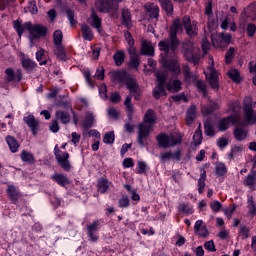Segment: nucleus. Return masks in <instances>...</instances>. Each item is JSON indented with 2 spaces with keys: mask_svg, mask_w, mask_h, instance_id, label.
I'll use <instances>...</instances> for the list:
<instances>
[{
  "mask_svg": "<svg viewBox=\"0 0 256 256\" xmlns=\"http://www.w3.org/2000/svg\"><path fill=\"white\" fill-rule=\"evenodd\" d=\"M183 27L186 31V35L190 39H195L197 35H199L198 29H197V21L191 22V17L189 15H185L181 19L176 18L169 29V34L167 39L161 40L158 43V47L160 51H163L165 55H169L170 51L171 53H175L177 49H179V38H177V34L183 33Z\"/></svg>",
  "mask_w": 256,
  "mask_h": 256,
  "instance_id": "nucleus-1",
  "label": "nucleus"
},
{
  "mask_svg": "<svg viewBox=\"0 0 256 256\" xmlns=\"http://www.w3.org/2000/svg\"><path fill=\"white\" fill-rule=\"evenodd\" d=\"M111 79L114 83H123L126 85V88L130 91V94L126 97L124 105L126 107L127 117L129 121H133V102L134 97L135 101H141V88L137 79L133 78L131 74L127 73L125 70L114 71L111 74Z\"/></svg>",
  "mask_w": 256,
  "mask_h": 256,
  "instance_id": "nucleus-2",
  "label": "nucleus"
},
{
  "mask_svg": "<svg viewBox=\"0 0 256 256\" xmlns=\"http://www.w3.org/2000/svg\"><path fill=\"white\" fill-rule=\"evenodd\" d=\"M13 28L15 29L18 37H23V33H25V31H29L30 41H34V39H41V37H47V27L43 25H33L31 22H25L23 24L22 20H14Z\"/></svg>",
  "mask_w": 256,
  "mask_h": 256,
  "instance_id": "nucleus-3",
  "label": "nucleus"
},
{
  "mask_svg": "<svg viewBox=\"0 0 256 256\" xmlns=\"http://www.w3.org/2000/svg\"><path fill=\"white\" fill-rule=\"evenodd\" d=\"M182 54L188 63L199 65V57L197 56V53H195V43H193V41L184 40L182 42Z\"/></svg>",
  "mask_w": 256,
  "mask_h": 256,
  "instance_id": "nucleus-4",
  "label": "nucleus"
},
{
  "mask_svg": "<svg viewBox=\"0 0 256 256\" xmlns=\"http://www.w3.org/2000/svg\"><path fill=\"white\" fill-rule=\"evenodd\" d=\"M54 155L56 161L64 171H71V162H69V152H62L59 146L56 145L54 148Z\"/></svg>",
  "mask_w": 256,
  "mask_h": 256,
  "instance_id": "nucleus-5",
  "label": "nucleus"
},
{
  "mask_svg": "<svg viewBox=\"0 0 256 256\" xmlns=\"http://www.w3.org/2000/svg\"><path fill=\"white\" fill-rule=\"evenodd\" d=\"M162 67L163 69L170 71L173 77H179V75H181V64H179V61L175 59L164 58L162 60Z\"/></svg>",
  "mask_w": 256,
  "mask_h": 256,
  "instance_id": "nucleus-6",
  "label": "nucleus"
},
{
  "mask_svg": "<svg viewBox=\"0 0 256 256\" xmlns=\"http://www.w3.org/2000/svg\"><path fill=\"white\" fill-rule=\"evenodd\" d=\"M95 5L100 13H110L119 9V4L113 3V0H96Z\"/></svg>",
  "mask_w": 256,
  "mask_h": 256,
  "instance_id": "nucleus-7",
  "label": "nucleus"
},
{
  "mask_svg": "<svg viewBox=\"0 0 256 256\" xmlns=\"http://www.w3.org/2000/svg\"><path fill=\"white\" fill-rule=\"evenodd\" d=\"M5 81L6 83H21L23 79V71L21 69L13 70V68H6L5 71Z\"/></svg>",
  "mask_w": 256,
  "mask_h": 256,
  "instance_id": "nucleus-8",
  "label": "nucleus"
},
{
  "mask_svg": "<svg viewBox=\"0 0 256 256\" xmlns=\"http://www.w3.org/2000/svg\"><path fill=\"white\" fill-rule=\"evenodd\" d=\"M100 225L101 222L99 220H94L92 224L87 225V236L91 243H97V241H99V235H97V232L99 231Z\"/></svg>",
  "mask_w": 256,
  "mask_h": 256,
  "instance_id": "nucleus-9",
  "label": "nucleus"
},
{
  "mask_svg": "<svg viewBox=\"0 0 256 256\" xmlns=\"http://www.w3.org/2000/svg\"><path fill=\"white\" fill-rule=\"evenodd\" d=\"M237 123H239V117L235 114H232L220 119L218 129L219 131H227L231 125H237Z\"/></svg>",
  "mask_w": 256,
  "mask_h": 256,
  "instance_id": "nucleus-10",
  "label": "nucleus"
},
{
  "mask_svg": "<svg viewBox=\"0 0 256 256\" xmlns=\"http://www.w3.org/2000/svg\"><path fill=\"white\" fill-rule=\"evenodd\" d=\"M6 195L9 199V201H11L12 205H17V203H19V199H21V197H23V194L20 193L17 186H15L13 184H9L7 186Z\"/></svg>",
  "mask_w": 256,
  "mask_h": 256,
  "instance_id": "nucleus-11",
  "label": "nucleus"
},
{
  "mask_svg": "<svg viewBox=\"0 0 256 256\" xmlns=\"http://www.w3.org/2000/svg\"><path fill=\"white\" fill-rule=\"evenodd\" d=\"M151 133V127L140 124L138 126V137H137V143L140 145V147H143L145 145V139L149 137Z\"/></svg>",
  "mask_w": 256,
  "mask_h": 256,
  "instance_id": "nucleus-12",
  "label": "nucleus"
},
{
  "mask_svg": "<svg viewBox=\"0 0 256 256\" xmlns=\"http://www.w3.org/2000/svg\"><path fill=\"white\" fill-rule=\"evenodd\" d=\"M24 123L31 129L32 135L37 137V133L39 131V120L35 119L33 114L25 116L23 118Z\"/></svg>",
  "mask_w": 256,
  "mask_h": 256,
  "instance_id": "nucleus-13",
  "label": "nucleus"
},
{
  "mask_svg": "<svg viewBox=\"0 0 256 256\" xmlns=\"http://www.w3.org/2000/svg\"><path fill=\"white\" fill-rule=\"evenodd\" d=\"M223 43H225V45H229V43H231V34L220 33L219 39H212V45L217 49H221L223 47Z\"/></svg>",
  "mask_w": 256,
  "mask_h": 256,
  "instance_id": "nucleus-14",
  "label": "nucleus"
},
{
  "mask_svg": "<svg viewBox=\"0 0 256 256\" xmlns=\"http://www.w3.org/2000/svg\"><path fill=\"white\" fill-rule=\"evenodd\" d=\"M196 119H197V106L191 105L186 110V118H185L186 125H188V127H191V125H193Z\"/></svg>",
  "mask_w": 256,
  "mask_h": 256,
  "instance_id": "nucleus-15",
  "label": "nucleus"
},
{
  "mask_svg": "<svg viewBox=\"0 0 256 256\" xmlns=\"http://www.w3.org/2000/svg\"><path fill=\"white\" fill-rule=\"evenodd\" d=\"M247 135H249V131L243 128V124L236 126L233 130L234 139L237 141H245V139H247Z\"/></svg>",
  "mask_w": 256,
  "mask_h": 256,
  "instance_id": "nucleus-16",
  "label": "nucleus"
},
{
  "mask_svg": "<svg viewBox=\"0 0 256 256\" xmlns=\"http://www.w3.org/2000/svg\"><path fill=\"white\" fill-rule=\"evenodd\" d=\"M208 83L213 91H219V75L216 70L210 72Z\"/></svg>",
  "mask_w": 256,
  "mask_h": 256,
  "instance_id": "nucleus-17",
  "label": "nucleus"
},
{
  "mask_svg": "<svg viewBox=\"0 0 256 256\" xmlns=\"http://www.w3.org/2000/svg\"><path fill=\"white\" fill-rule=\"evenodd\" d=\"M242 15H244L246 19H251V21H255L256 20V3L253 2L248 7H246L243 10Z\"/></svg>",
  "mask_w": 256,
  "mask_h": 256,
  "instance_id": "nucleus-18",
  "label": "nucleus"
},
{
  "mask_svg": "<svg viewBox=\"0 0 256 256\" xmlns=\"http://www.w3.org/2000/svg\"><path fill=\"white\" fill-rule=\"evenodd\" d=\"M156 141L158 146L162 147V149H169L170 147V136L166 133H160L156 136Z\"/></svg>",
  "mask_w": 256,
  "mask_h": 256,
  "instance_id": "nucleus-19",
  "label": "nucleus"
},
{
  "mask_svg": "<svg viewBox=\"0 0 256 256\" xmlns=\"http://www.w3.org/2000/svg\"><path fill=\"white\" fill-rule=\"evenodd\" d=\"M122 25H124L126 29H131V27H133V22L131 21V10L128 8L122 9Z\"/></svg>",
  "mask_w": 256,
  "mask_h": 256,
  "instance_id": "nucleus-20",
  "label": "nucleus"
},
{
  "mask_svg": "<svg viewBox=\"0 0 256 256\" xmlns=\"http://www.w3.org/2000/svg\"><path fill=\"white\" fill-rule=\"evenodd\" d=\"M90 19H91V23H90L91 27H93L94 29H97V31H101V27L103 23H102L101 17L97 15V12H95V10H92Z\"/></svg>",
  "mask_w": 256,
  "mask_h": 256,
  "instance_id": "nucleus-21",
  "label": "nucleus"
},
{
  "mask_svg": "<svg viewBox=\"0 0 256 256\" xmlns=\"http://www.w3.org/2000/svg\"><path fill=\"white\" fill-rule=\"evenodd\" d=\"M183 83L181 80H174L171 84V82L166 83V89L170 93H179L181 89H183Z\"/></svg>",
  "mask_w": 256,
  "mask_h": 256,
  "instance_id": "nucleus-22",
  "label": "nucleus"
},
{
  "mask_svg": "<svg viewBox=\"0 0 256 256\" xmlns=\"http://www.w3.org/2000/svg\"><path fill=\"white\" fill-rule=\"evenodd\" d=\"M52 179L57 185H60V187H67V185L71 183L69 178L64 174H55L52 176Z\"/></svg>",
  "mask_w": 256,
  "mask_h": 256,
  "instance_id": "nucleus-23",
  "label": "nucleus"
},
{
  "mask_svg": "<svg viewBox=\"0 0 256 256\" xmlns=\"http://www.w3.org/2000/svg\"><path fill=\"white\" fill-rule=\"evenodd\" d=\"M215 111H219V103L212 100H210V104L208 106H204L202 108L203 115H213Z\"/></svg>",
  "mask_w": 256,
  "mask_h": 256,
  "instance_id": "nucleus-24",
  "label": "nucleus"
},
{
  "mask_svg": "<svg viewBox=\"0 0 256 256\" xmlns=\"http://www.w3.org/2000/svg\"><path fill=\"white\" fill-rule=\"evenodd\" d=\"M95 123V116L93 113L86 114L84 120L82 121V127L84 131H89L91 127H93V124Z\"/></svg>",
  "mask_w": 256,
  "mask_h": 256,
  "instance_id": "nucleus-25",
  "label": "nucleus"
},
{
  "mask_svg": "<svg viewBox=\"0 0 256 256\" xmlns=\"http://www.w3.org/2000/svg\"><path fill=\"white\" fill-rule=\"evenodd\" d=\"M5 141L11 151V153H17L19 151V142L13 136H6Z\"/></svg>",
  "mask_w": 256,
  "mask_h": 256,
  "instance_id": "nucleus-26",
  "label": "nucleus"
},
{
  "mask_svg": "<svg viewBox=\"0 0 256 256\" xmlns=\"http://www.w3.org/2000/svg\"><path fill=\"white\" fill-rule=\"evenodd\" d=\"M55 117H56V119H59V121H60L63 125H67V124H69L70 121H71V115H69V112L57 110V111L55 112Z\"/></svg>",
  "mask_w": 256,
  "mask_h": 256,
  "instance_id": "nucleus-27",
  "label": "nucleus"
},
{
  "mask_svg": "<svg viewBox=\"0 0 256 256\" xmlns=\"http://www.w3.org/2000/svg\"><path fill=\"white\" fill-rule=\"evenodd\" d=\"M204 133L207 137H213L215 135V128L213 126L211 118H207L204 121Z\"/></svg>",
  "mask_w": 256,
  "mask_h": 256,
  "instance_id": "nucleus-28",
  "label": "nucleus"
},
{
  "mask_svg": "<svg viewBox=\"0 0 256 256\" xmlns=\"http://www.w3.org/2000/svg\"><path fill=\"white\" fill-rule=\"evenodd\" d=\"M163 11H165L166 15L168 17H171L173 15V2L171 0H158Z\"/></svg>",
  "mask_w": 256,
  "mask_h": 256,
  "instance_id": "nucleus-29",
  "label": "nucleus"
},
{
  "mask_svg": "<svg viewBox=\"0 0 256 256\" xmlns=\"http://www.w3.org/2000/svg\"><path fill=\"white\" fill-rule=\"evenodd\" d=\"M183 71H184V80L186 83H194L195 81H197V76H195V74H193V72H191V68L189 67V65H186L183 67Z\"/></svg>",
  "mask_w": 256,
  "mask_h": 256,
  "instance_id": "nucleus-30",
  "label": "nucleus"
},
{
  "mask_svg": "<svg viewBox=\"0 0 256 256\" xmlns=\"http://www.w3.org/2000/svg\"><path fill=\"white\" fill-rule=\"evenodd\" d=\"M82 37L85 41H93V30L87 24L81 26Z\"/></svg>",
  "mask_w": 256,
  "mask_h": 256,
  "instance_id": "nucleus-31",
  "label": "nucleus"
},
{
  "mask_svg": "<svg viewBox=\"0 0 256 256\" xmlns=\"http://www.w3.org/2000/svg\"><path fill=\"white\" fill-rule=\"evenodd\" d=\"M20 158L24 163H28V165H34L35 163V156H33V153L28 152L27 150H23L21 152Z\"/></svg>",
  "mask_w": 256,
  "mask_h": 256,
  "instance_id": "nucleus-32",
  "label": "nucleus"
},
{
  "mask_svg": "<svg viewBox=\"0 0 256 256\" xmlns=\"http://www.w3.org/2000/svg\"><path fill=\"white\" fill-rule=\"evenodd\" d=\"M152 95L154 99H161V97H167V90H165V86H155Z\"/></svg>",
  "mask_w": 256,
  "mask_h": 256,
  "instance_id": "nucleus-33",
  "label": "nucleus"
},
{
  "mask_svg": "<svg viewBox=\"0 0 256 256\" xmlns=\"http://www.w3.org/2000/svg\"><path fill=\"white\" fill-rule=\"evenodd\" d=\"M21 65L26 71H33L35 67H37V63L30 58H23L21 60Z\"/></svg>",
  "mask_w": 256,
  "mask_h": 256,
  "instance_id": "nucleus-34",
  "label": "nucleus"
},
{
  "mask_svg": "<svg viewBox=\"0 0 256 256\" xmlns=\"http://www.w3.org/2000/svg\"><path fill=\"white\" fill-rule=\"evenodd\" d=\"M54 55H56L59 61H67V53L65 52V46H57L54 50Z\"/></svg>",
  "mask_w": 256,
  "mask_h": 256,
  "instance_id": "nucleus-35",
  "label": "nucleus"
},
{
  "mask_svg": "<svg viewBox=\"0 0 256 256\" xmlns=\"http://www.w3.org/2000/svg\"><path fill=\"white\" fill-rule=\"evenodd\" d=\"M256 183V171L255 170H251V172L247 175L246 179L244 180V185H246V187H253V185H255Z\"/></svg>",
  "mask_w": 256,
  "mask_h": 256,
  "instance_id": "nucleus-36",
  "label": "nucleus"
},
{
  "mask_svg": "<svg viewBox=\"0 0 256 256\" xmlns=\"http://www.w3.org/2000/svg\"><path fill=\"white\" fill-rule=\"evenodd\" d=\"M146 11L150 15V19H159V6L152 4L146 8Z\"/></svg>",
  "mask_w": 256,
  "mask_h": 256,
  "instance_id": "nucleus-37",
  "label": "nucleus"
},
{
  "mask_svg": "<svg viewBox=\"0 0 256 256\" xmlns=\"http://www.w3.org/2000/svg\"><path fill=\"white\" fill-rule=\"evenodd\" d=\"M193 141H194L196 147L198 145H201V143H203V131L201 130V124L198 125V128L196 129V131L194 133Z\"/></svg>",
  "mask_w": 256,
  "mask_h": 256,
  "instance_id": "nucleus-38",
  "label": "nucleus"
},
{
  "mask_svg": "<svg viewBox=\"0 0 256 256\" xmlns=\"http://www.w3.org/2000/svg\"><path fill=\"white\" fill-rule=\"evenodd\" d=\"M215 175L216 177H225L227 175V166H225V163L220 162L216 165Z\"/></svg>",
  "mask_w": 256,
  "mask_h": 256,
  "instance_id": "nucleus-39",
  "label": "nucleus"
},
{
  "mask_svg": "<svg viewBox=\"0 0 256 256\" xmlns=\"http://www.w3.org/2000/svg\"><path fill=\"white\" fill-rule=\"evenodd\" d=\"M97 189L99 193H107V190L109 189V181L105 178H102L98 181Z\"/></svg>",
  "mask_w": 256,
  "mask_h": 256,
  "instance_id": "nucleus-40",
  "label": "nucleus"
},
{
  "mask_svg": "<svg viewBox=\"0 0 256 256\" xmlns=\"http://www.w3.org/2000/svg\"><path fill=\"white\" fill-rule=\"evenodd\" d=\"M144 123H155L156 118H155V110L153 109H148L144 115L143 118Z\"/></svg>",
  "mask_w": 256,
  "mask_h": 256,
  "instance_id": "nucleus-41",
  "label": "nucleus"
},
{
  "mask_svg": "<svg viewBox=\"0 0 256 256\" xmlns=\"http://www.w3.org/2000/svg\"><path fill=\"white\" fill-rule=\"evenodd\" d=\"M115 65L117 67H121V65H123V63L125 62V53L121 52V51H117L114 56H113Z\"/></svg>",
  "mask_w": 256,
  "mask_h": 256,
  "instance_id": "nucleus-42",
  "label": "nucleus"
},
{
  "mask_svg": "<svg viewBox=\"0 0 256 256\" xmlns=\"http://www.w3.org/2000/svg\"><path fill=\"white\" fill-rule=\"evenodd\" d=\"M228 111H231V113H239V111H241V102H239V100L229 102Z\"/></svg>",
  "mask_w": 256,
  "mask_h": 256,
  "instance_id": "nucleus-43",
  "label": "nucleus"
},
{
  "mask_svg": "<svg viewBox=\"0 0 256 256\" xmlns=\"http://www.w3.org/2000/svg\"><path fill=\"white\" fill-rule=\"evenodd\" d=\"M103 143H105L106 145H113V143H115V132H106L103 137Z\"/></svg>",
  "mask_w": 256,
  "mask_h": 256,
  "instance_id": "nucleus-44",
  "label": "nucleus"
},
{
  "mask_svg": "<svg viewBox=\"0 0 256 256\" xmlns=\"http://www.w3.org/2000/svg\"><path fill=\"white\" fill-rule=\"evenodd\" d=\"M179 213H184L185 215H193V207L189 204L182 203L178 206Z\"/></svg>",
  "mask_w": 256,
  "mask_h": 256,
  "instance_id": "nucleus-45",
  "label": "nucleus"
},
{
  "mask_svg": "<svg viewBox=\"0 0 256 256\" xmlns=\"http://www.w3.org/2000/svg\"><path fill=\"white\" fill-rule=\"evenodd\" d=\"M229 78L234 81V83H241V74L239 70L233 69L228 72Z\"/></svg>",
  "mask_w": 256,
  "mask_h": 256,
  "instance_id": "nucleus-46",
  "label": "nucleus"
},
{
  "mask_svg": "<svg viewBox=\"0 0 256 256\" xmlns=\"http://www.w3.org/2000/svg\"><path fill=\"white\" fill-rule=\"evenodd\" d=\"M53 40L56 47L61 46L63 43V32L61 30H56L53 34Z\"/></svg>",
  "mask_w": 256,
  "mask_h": 256,
  "instance_id": "nucleus-47",
  "label": "nucleus"
},
{
  "mask_svg": "<svg viewBox=\"0 0 256 256\" xmlns=\"http://www.w3.org/2000/svg\"><path fill=\"white\" fill-rule=\"evenodd\" d=\"M141 54L149 55V57H153V55H155V49L153 48V46L143 44L141 47Z\"/></svg>",
  "mask_w": 256,
  "mask_h": 256,
  "instance_id": "nucleus-48",
  "label": "nucleus"
},
{
  "mask_svg": "<svg viewBox=\"0 0 256 256\" xmlns=\"http://www.w3.org/2000/svg\"><path fill=\"white\" fill-rule=\"evenodd\" d=\"M65 13L68 17L70 25L72 27H75V25H77V20H75V11H73L71 8H68L66 9Z\"/></svg>",
  "mask_w": 256,
  "mask_h": 256,
  "instance_id": "nucleus-49",
  "label": "nucleus"
},
{
  "mask_svg": "<svg viewBox=\"0 0 256 256\" xmlns=\"http://www.w3.org/2000/svg\"><path fill=\"white\" fill-rule=\"evenodd\" d=\"M139 65H141V60H139L138 55L130 56V62H129V67L131 69H139Z\"/></svg>",
  "mask_w": 256,
  "mask_h": 256,
  "instance_id": "nucleus-50",
  "label": "nucleus"
},
{
  "mask_svg": "<svg viewBox=\"0 0 256 256\" xmlns=\"http://www.w3.org/2000/svg\"><path fill=\"white\" fill-rule=\"evenodd\" d=\"M243 152V146H234L228 154V159L233 160L239 153Z\"/></svg>",
  "mask_w": 256,
  "mask_h": 256,
  "instance_id": "nucleus-51",
  "label": "nucleus"
},
{
  "mask_svg": "<svg viewBox=\"0 0 256 256\" xmlns=\"http://www.w3.org/2000/svg\"><path fill=\"white\" fill-rule=\"evenodd\" d=\"M193 85H195V87L198 89V91H200L201 93H207V85L205 84V82H203V80H198L196 78V80H194Z\"/></svg>",
  "mask_w": 256,
  "mask_h": 256,
  "instance_id": "nucleus-52",
  "label": "nucleus"
},
{
  "mask_svg": "<svg viewBox=\"0 0 256 256\" xmlns=\"http://www.w3.org/2000/svg\"><path fill=\"white\" fill-rule=\"evenodd\" d=\"M131 205V201L129 200V196H122L121 199L118 200V206L120 209H125Z\"/></svg>",
  "mask_w": 256,
  "mask_h": 256,
  "instance_id": "nucleus-53",
  "label": "nucleus"
},
{
  "mask_svg": "<svg viewBox=\"0 0 256 256\" xmlns=\"http://www.w3.org/2000/svg\"><path fill=\"white\" fill-rule=\"evenodd\" d=\"M233 57H235V48L230 47L225 54L226 65H229V63H231Z\"/></svg>",
  "mask_w": 256,
  "mask_h": 256,
  "instance_id": "nucleus-54",
  "label": "nucleus"
},
{
  "mask_svg": "<svg viewBox=\"0 0 256 256\" xmlns=\"http://www.w3.org/2000/svg\"><path fill=\"white\" fill-rule=\"evenodd\" d=\"M28 9L32 15H37V13H39V9L37 8V2L35 0L29 1Z\"/></svg>",
  "mask_w": 256,
  "mask_h": 256,
  "instance_id": "nucleus-55",
  "label": "nucleus"
},
{
  "mask_svg": "<svg viewBox=\"0 0 256 256\" xmlns=\"http://www.w3.org/2000/svg\"><path fill=\"white\" fill-rule=\"evenodd\" d=\"M183 143V138L181 136H170V147H175V145H181Z\"/></svg>",
  "mask_w": 256,
  "mask_h": 256,
  "instance_id": "nucleus-56",
  "label": "nucleus"
},
{
  "mask_svg": "<svg viewBox=\"0 0 256 256\" xmlns=\"http://www.w3.org/2000/svg\"><path fill=\"white\" fill-rule=\"evenodd\" d=\"M124 37L129 45V47L135 46V39H133V35L131 32L124 30Z\"/></svg>",
  "mask_w": 256,
  "mask_h": 256,
  "instance_id": "nucleus-57",
  "label": "nucleus"
},
{
  "mask_svg": "<svg viewBox=\"0 0 256 256\" xmlns=\"http://www.w3.org/2000/svg\"><path fill=\"white\" fill-rule=\"evenodd\" d=\"M157 79V85L156 86H160V87H165V84L167 83V76H165V74H158L156 76Z\"/></svg>",
  "mask_w": 256,
  "mask_h": 256,
  "instance_id": "nucleus-58",
  "label": "nucleus"
},
{
  "mask_svg": "<svg viewBox=\"0 0 256 256\" xmlns=\"http://www.w3.org/2000/svg\"><path fill=\"white\" fill-rule=\"evenodd\" d=\"M94 79H98V81H103L105 79V68H98L96 70V74L94 75Z\"/></svg>",
  "mask_w": 256,
  "mask_h": 256,
  "instance_id": "nucleus-59",
  "label": "nucleus"
},
{
  "mask_svg": "<svg viewBox=\"0 0 256 256\" xmlns=\"http://www.w3.org/2000/svg\"><path fill=\"white\" fill-rule=\"evenodd\" d=\"M138 175H143V173H147V163L143 161L138 162V170L136 171Z\"/></svg>",
  "mask_w": 256,
  "mask_h": 256,
  "instance_id": "nucleus-60",
  "label": "nucleus"
},
{
  "mask_svg": "<svg viewBox=\"0 0 256 256\" xmlns=\"http://www.w3.org/2000/svg\"><path fill=\"white\" fill-rule=\"evenodd\" d=\"M221 207H223V204H221V202L215 200L210 204V209H212V211L214 213H219V211H221Z\"/></svg>",
  "mask_w": 256,
  "mask_h": 256,
  "instance_id": "nucleus-61",
  "label": "nucleus"
},
{
  "mask_svg": "<svg viewBox=\"0 0 256 256\" xmlns=\"http://www.w3.org/2000/svg\"><path fill=\"white\" fill-rule=\"evenodd\" d=\"M204 249H207V251H210V253H215V251H217V248H215V242H213V240L205 242Z\"/></svg>",
  "mask_w": 256,
  "mask_h": 256,
  "instance_id": "nucleus-62",
  "label": "nucleus"
},
{
  "mask_svg": "<svg viewBox=\"0 0 256 256\" xmlns=\"http://www.w3.org/2000/svg\"><path fill=\"white\" fill-rule=\"evenodd\" d=\"M248 208L250 211V215H256V204L255 201H253V197H250L248 199Z\"/></svg>",
  "mask_w": 256,
  "mask_h": 256,
  "instance_id": "nucleus-63",
  "label": "nucleus"
},
{
  "mask_svg": "<svg viewBox=\"0 0 256 256\" xmlns=\"http://www.w3.org/2000/svg\"><path fill=\"white\" fill-rule=\"evenodd\" d=\"M246 33H247L248 37H253V35H255V33H256L255 24L249 23L246 28Z\"/></svg>",
  "mask_w": 256,
  "mask_h": 256,
  "instance_id": "nucleus-64",
  "label": "nucleus"
}]
</instances>
